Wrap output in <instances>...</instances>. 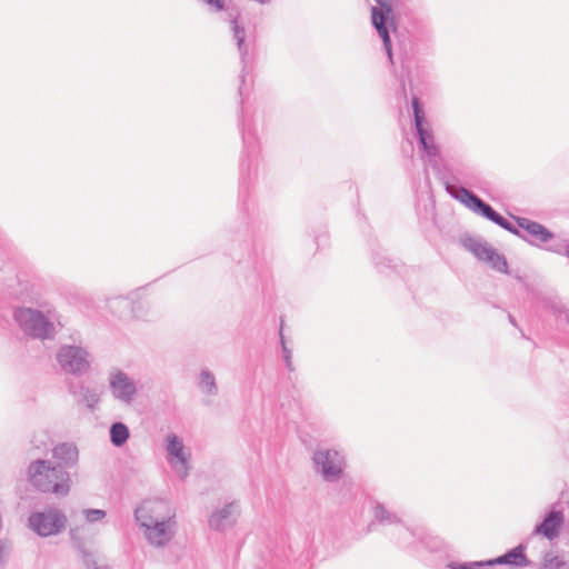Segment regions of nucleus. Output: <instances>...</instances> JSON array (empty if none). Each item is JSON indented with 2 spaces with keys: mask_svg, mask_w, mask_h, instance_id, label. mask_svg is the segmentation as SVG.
I'll return each instance as SVG.
<instances>
[{
  "mask_svg": "<svg viewBox=\"0 0 569 569\" xmlns=\"http://www.w3.org/2000/svg\"><path fill=\"white\" fill-rule=\"evenodd\" d=\"M447 190L452 198L460 201L471 211L498 224L502 229L517 236L531 246L543 248L542 244L548 246L555 241H558L553 232L547 229L543 224L528 218L512 217L518 224V228L515 227L508 219L498 213L490 204L485 202L477 194L465 187L447 184Z\"/></svg>",
  "mask_w": 569,
  "mask_h": 569,
  "instance_id": "f257e3e1",
  "label": "nucleus"
},
{
  "mask_svg": "<svg viewBox=\"0 0 569 569\" xmlns=\"http://www.w3.org/2000/svg\"><path fill=\"white\" fill-rule=\"evenodd\" d=\"M134 519L147 542L154 548L167 547L178 530L174 507L166 499H148L134 510Z\"/></svg>",
  "mask_w": 569,
  "mask_h": 569,
  "instance_id": "f03ea898",
  "label": "nucleus"
},
{
  "mask_svg": "<svg viewBox=\"0 0 569 569\" xmlns=\"http://www.w3.org/2000/svg\"><path fill=\"white\" fill-rule=\"evenodd\" d=\"M29 483L41 493H52L57 497H66L71 489L69 471L57 467L48 459H34L27 467Z\"/></svg>",
  "mask_w": 569,
  "mask_h": 569,
  "instance_id": "7ed1b4c3",
  "label": "nucleus"
},
{
  "mask_svg": "<svg viewBox=\"0 0 569 569\" xmlns=\"http://www.w3.org/2000/svg\"><path fill=\"white\" fill-rule=\"evenodd\" d=\"M13 319L26 336L40 340L53 339L60 325L59 315L50 307L41 310L19 307L13 311Z\"/></svg>",
  "mask_w": 569,
  "mask_h": 569,
  "instance_id": "20e7f679",
  "label": "nucleus"
},
{
  "mask_svg": "<svg viewBox=\"0 0 569 569\" xmlns=\"http://www.w3.org/2000/svg\"><path fill=\"white\" fill-rule=\"evenodd\" d=\"M68 523L66 513L54 506L32 511L28 517V528L42 538L61 533Z\"/></svg>",
  "mask_w": 569,
  "mask_h": 569,
  "instance_id": "39448f33",
  "label": "nucleus"
},
{
  "mask_svg": "<svg viewBox=\"0 0 569 569\" xmlns=\"http://www.w3.org/2000/svg\"><path fill=\"white\" fill-rule=\"evenodd\" d=\"M227 20L230 23V31L232 34V40L234 41L238 52L240 54V60L242 64L241 72V86L239 88V94H243L242 86L244 84V78L247 69L251 62V43L246 40L247 33L243 24L240 22V13L234 9H227Z\"/></svg>",
  "mask_w": 569,
  "mask_h": 569,
  "instance_id": "423d86ee",
  "label": "nucleus"
},
{
  "mask_svg": "<svg viewBox=\"0 0 569 569\" xmlns=\"http://www.w3.org/2000/svg\"><path fill=\"white\" fill-rule=\"evenodd\" d=\"M411 102L413 110L415 128L417 131L419 144L422 148L426 156L429 158V161L431 162L432 159H436L439 156V149L435 142L432 130L430 128L429 122L426 120L425 111L420 104L419 99L417 97H413Z\"/></svg>",
  "mask_w": 569,
  "mask_h": 569,
  "instance_id": "0eeeda50",
  "label": "nucleus"
},
{
  "mask_svg": "<svg viewBox=\"0 0 569 569\" xmlns=\"http://www.w3.org/2000/svg\"><path fill=\"white\" fill-rule=\"evenodd\" d=\"M312 460L317 472L329 482L338 480L345 467V457L333 449L316 450Z\"/></svg>",
  "mask_w": 569,
  "mask_h": 569,
  "instance_id": "6e6552de",
  "label": "nucleus"
},
{
  "mask_svg": "<svg viewBox=\"0 0 569 569\" xmlns=\"http://www.w3.org/2000/svg\"><path fill=\"white\" fill-rule=\"evenodd\" d=\"M462 246L478 260L489 263L490 267L497 271H508V262L505 256L498 253V251L487 242L477 238L468 237L462 239Z\"/></svg>",
  "mask_w": 569,
  "mask_h": 569,
  "instance_id": "1a4fd4ad",
  "label": "nucleus"
},
{
  "mask_svg": "<svg viewBox=\"0 0 569 569\" xmlns=\"http://www.w3.org/2000/svg\"><path fill=\"white\" fill-rule=\"evenodd\" d=\"M57 361L66 373L82 375L90 367L89 353L78 346H62L57 353Z\"/></svg>",
  "mask_w": 569,
  "mask_h": 569,
  "instance_id": "9d476101",
  "label": "nucleus"
},
{
  "mask_svg": "<svg viewBox=\"0 0 569 569\" xmlns=\"http://www.w3.org/2000/svg\"><path fill=\"white\" fill-rule=\"evenodd\" d=\"M379 8L373 7L371 10L372 24L383 42V48L390 62L392 63L391 39L388 30V22L392 12L389 0H376Z\"/></svg>",
  "mask_w": 569,
  "mask_h": 569,
  "instance_id": "9b49d317",
  "label": "nucleus"
},
{
  "mask_svg": "<svg viewBox=\"0 0 569 569\" xmlns=\"http://www.w3.org/2000/svg\"><path fill=\"white\" fill-rule=\"evenodd\" d=\"M109 387L114 399L131 405L137 393L136 382L123 371L114 370L109 375Z\"/></svg>",
  "mask_w": 569,
  "mask_h": 569,
  "instance_id": "f8f14e48",
  "label": "nucleus"
},
{
  "mask_svg": "<svg viewBox=\"0 0 569 569\" xmlns=\"http://www.w3.org/2000/svg\"><path fill=\"white\" fill-rule=\"evenodd\" d=\"M166 450L171 457L170 462L173 465L176 472L181 479H184L188 476V460L184 455V446L177 435L170 433L167 436Z\"/></svg>",
  "mask_w": 569,
  "mask_h": 569,
  "instance_id": "ddd939ff",
  "label": "nucleus"
},
{
  "mask_svg": "<svg viewBox=\"0 0 569 569\" xmlns=\"http://www.w3.org/2000/svg\"><path fill=\"white\" fill-rule=\"evenodd\" d=\"M239 515L240 508L237 501L224 505L210 516L209 527L216 531H224L236 525Z\"/></svg>",
  "mask_w": 569,
  "mask_h": 569,
  "instance_id": "4468645a",
  "label": "nucleus"
},
{
  "mask_svg": "<svg viewBox=\"0 0 569 569\" xmlns=\"http://www.w3.org/2000/svg\"><path fill=\"white\" fill-rule=\"evenodd\" d=\"M52 458L57 467L67 470L77 467L79 462V449L74 442H59L51 449Z\"/></svg>",
  "mask_w": 569,
  "mask_h": 569,
  "instance_id": "2eb2a0df",
  "label": "nucleus"
},
{
  "mask_svg": "<svg viewBox=\"0 0 569 569\" xmlns=\"http://www.w3.org/2000/svg\"><path fill=\"white\" fill-rule=\"evenodd\" d=\"M563 520L565 517L562 511L551 510L546 515L542 522L536 526L533 533L543 535L547 539L552 540L558 537Z\"/></svg>",
  "mask_w": 569,
  "mask_h": 569,
  "instance_id": "dca6fc26",
  "label": "nucleus"
},
{
  "mask_svg": "<svg viewBox=\"0 0 569 569\" xmlns=\"http://www.w3.org/2000/svg\"><path fill=\"white\" fill-rule=\"evenodd\" d=\"M525 549L526 547L523 545H519L505 555L491 559L490 562H492V568H495L497 565H510L515 567L528 566L529 561L525 555Z\"/></svg>",
  "mask_w": 569,
  "mask_h": 569,
  "instance_id": "f3484780",
  "label": "nucleus"
},
{
  "mask_svg": "<svg viewBox=\"0 0 569 569\" xmlns=\"http://www.w3.org/2000/svg\"><path fill=\"white\" fill-rule=\"evenodd\" d=\"M70 537L73 547L79 551L82 557V560L88 569H99L97 562L94 560V556L92 552L86 549L83 540L78 537V528L70 530Z\"/></svg>",
  "mask_w": 569,
  "mask_h": 569,
  "instance_id": "a211bd4d",
  "label": "nucleus"
},
{
  "mask_svg": "<svg viewBox=\"0 0 569 569\" xmlns=\"http://www.w3.org/2000/svg\"><path fill=\"white\" fill-rule=\"evenodd\" d=\"M243 148L248 157H254L258 152V142L254 134L251 132L250 126L241 119L240 121Z\"/></svg>",
  "mask_w": 569,
  "mask_h": 569,
  "instance_id": "6ab92c4d",
  "label": "nucleus"
},
{
  "mask_svg": "<svg viewBox=\"0 0 569 569\" xmlns=\"http://www.w3.org/2000/svg\"><path fill=\"white\" fill-rule=\"evenodd\" d=\"M198 386L202 392L209 396H216L218 393L214 375L207 369L200 371Z\"/></svg>",
  "mask_w": 569,
  "mask_h": 569,
  "instance_id": "aec40b11",
  "label": "nucleus"
},
{
  "mask_svg": "<svg viewBox=\"0 0 569 569\" xmlns=\"http://www.w3.org/2000/svg\"><path fill=\"white\" fill-rule=\"evenodd\" d=\"M129 429L122 422H114L110 427V441L116 447H121L129 439Z\"/></svg>",
  "mask_w": 569,
  "mask_h": 569,
  "instance_id": "412c9836",
  "label": "nucleus"
},
{
  "mask_svg": "<svg viewBox=\"0 0 569 569\" xmlns=\"http://www.w3.org/2000/svg\"><path fill=\"white\" fill-rule=\"evenodd\" d=\"M373 518L375 520L382 525H393L400 521L396 513H392L389 510H387V508L380 502H377L373 507Z\"/></svg>",
  "mask_w": 569,
  "mask_h": 569,
  "instance_id": "4be33fe9",
  "label": "nucleus"
},
{
  "mask_svg": "<svg viewBox=\"0 0 569 569\" xmlns=\"http://www.w3.org/2000/svg\"><path fill=\"white\" fill-rule=\"evenodd\" d=\"M282 327H283V323L281 322L280 331H279V340H280V345H281L282 359L284 361L286 368L289 371H295V367L292 363V351L286 343L284 336L282 332Z\"/></svg>",
  "mask_w": 569,
  "mask_h": 569,
  "instance_id": "5701e85b",
  "label": "nucleus"
},
{
  "mask_svg": "<svg viewBox=\"0 0 569 569\" xmlns=\"http://www.w3.org/2000/svg\"><path fill=\"white\" fill-rule=\"evenodd\" d=\"M542 569H569V565L560 557L546 555L542 561Z\"/></svg>",
  "mask_w": 569,
  "mask_h": 569,
  "instance_id": "b1692460",
  "label": "nucleus"
},
{
  "mask_svg": "<svg viewBox=\"0 0 569 569\" xmlns=\"http://www.w3.org/2000/svg\"><path fill=\"white\" fill-rule=\"evenodd\" d=\"M80 401L86 402L90 409H93L94 406L99 402V396L96 391L81 387L79 392Z\"/></svg>",
  "mask_w": 569,
  "mask_h": 569,
  "instance_id": "393cba45",
  "label": "nucleus"
},
{
  "mask_svg": "<svg viewBox=\"0 0 569 569\" xmlns=\"http://www.w3.org/2000/svg\"><path fill=\"white\" fill-rule=\"evenodd\" d=\"M82 513L90 523L102 521L107 516L102 509H83Z\"/></svg>",
  "mask_w": 569,
  "mask_h": 569,
  "instance_id": "a878e982",
  "label": "nucleus"
},
{
  "mask_svg": "<svg viewBox=\"0 0 569 569\" xmlns=\"http://www.w3.org/2000/svg\"><path fill=\"white\" fill-rule=\"evenodd\" d=\"M545 250L557 253L565 254L569 258V243H565V241L559 240L555 241L548 246H545Z\"/></svg>",
  "mask_w": 569,
  "mask_h": 569,
  "instance_id": "bb28decb",
  "label": "nucleus"
},
{
  "mask_svg": "<svg viewBox=\"0 0 569 569\" xmlns=\"http://www.w3.org/2000/svg\"><path fill=\"white\" fill-rule=\"evenodd\" d=\"M200 2L204 3L210 11L213 12H221L226 11L227 9H230L229 7H226V0H199Z\"/></svg>",
  "mask_w": 569,
  "mask_h": 569,
  "instance_id": "cd10ccee",
  "label": "nucleus"
},
{
  "mask_svg": "<svg viewBox=\"0 0 569 569\" xmlns=\"http://www.w3.org/2000/svg\"><path fill=\"white\" fill-rule=\"evenodd\" d=\"M6 563V546L4 543L0 542V569L3 568Z\"/></svg>",
  "mask_w": 569,
  "mask_h": 569,
  "instance_id": "c85d7f7f",
  "label": "nucleus"
},
{
  "mask_svg": "<svg viewBox=\"0 0 569 569\" xmlns=\"http://www.w3.org/2000/svg\"><path fill=\"white\" fill-rule=\"evenodd\" d=\"M240 168H241V172H243L246 168L249 170L250 163H247L246 160L242 159L241 163H240Z\"/></svg>",
  "mask_w": 569,
  "mask_h": 569,
  "instance_id": "c756f323",
  "label": "nucleus"
},
{
  "mask_svg": "<svg viewBox=\"0 0 569 569\" xmlns=\"http://www.w3.org/2000/svg\"><path fill=\"white\" fill-rule=\"evenodd\" d=\"M400 535L407 537V536H410L411 532L407 528H401L400 529Z\"/></svg>",
  "mask_w": 569,
  "mask_h": 569,
  "instance_id": "7c9ffc66",
  "label": "nucleus"
},
{
  "mask_svg": "<svg viewBox=\"0 0 569 569\" xmlns=\"http://www.w3.org/2000/svg\"><path fill=\"white\" fill-rule=\"evenodd\" d=\"M509 321H510L513 326H516L515 318H513L511 315H509Z\"/></svg>",
  "mask_w": 569,
  "mask_h": 569,
  "instance_id": "2f4dec72",
  "label": "nucleus"
},
{
  "mask_svg": "<svg viewBox=\"0 0 569 569\" xmlns=\"http://www.w3.org/2000/svg\"><path fill=\"white\" fill-rule=\"evenodd\" d=\"M567 321H568V323H569V313H567Z\"/></svg>",
  "mask_w": 569,
  "mask_h": 569,
  "instance_id": "473e14b6",
  "label": "nucleus"
}]
</instances>
